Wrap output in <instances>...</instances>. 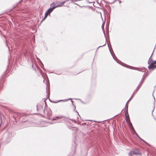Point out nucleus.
<instances>
[{"label":"nucleus","instance_id":"nucleus-5","mask_svg":"<svg viewBox=\"0 0 156 156\" xmlns=\"http://www.w3.org/2000/svg\"><path fill=\"white\" fill-rule=\"evenodd\" d=\"M152 63L153 64V65H152L151 66V69L153 70L156 68V65H154V64L156 63V60L153 61L152 62Z\"/></svg>","mask_w":156,"mask_h":156},{"label":"nucleus","instance_id":"nucleus-18","mask_svg":"<svg viewBox=\"0 0 156 156\" xmlns=\"http://www.w3.org/2000/svg\"><path fill=\"white\" fill-rule=\"evenodd\" d=\"M126 104H127V103H126ZM127 106V108H128V105H127V104H126V106Z\"/></svg>","mask_w":156,"mask_h":156},{"label":"nucleus","instance_id":"nucleus-1","mask_svg":"<svg viewBox=\"0 0 156 156\" xmlns=\"http://www.w3.org/2000/svg\"><path fill=\"white\" fill-rule=\"evenodd\" d=\"M66 1H64L58 4H57L58 2H55L51 3L50 5V6L52 7H55V8L58 7H61L63 5V4Z\"/></svg>","mask_w":156,"mask_h":156},{"label":"nucleus","instance_id":"nucleus-2","mask_svg":"<svg viewBox=\"0 0 156 156\" xmlns=\"http://www.w3.org/2000/svg\"><path fill=\"white\" fill-rule=\"evenodd\" d=\"M144 81V79H142V80L141 81L140 83L138 85V86L137 87V88L136 89V90H135L134 91V92H133V95H133V96H134V95H135V94L136 93V92H137V91H138V90H139V88H140V87H141V85H142V83H143Z\"/></svg>","mask_w":156,"mask_h":156},{"label":"nucleus","instance_id":"nucleus-12","mask_svg":"<svg viewBox=\"0 0 156 156\" xmlns=\"http://www.w3.org/2000/svg\"><path fill=\"white\" fill-rule=\"evenodd\" d=\"M127 114L128 115V117L129 118V115H128V111H127H127L125 112V115H126V117H127Z\"/></svg>","mask_w":156,"mask_h":156},{"label":"nucleus","instance_id":"nucleus-9","mask_svg":"<svg viewBox=\"0 0 156 156\" xmlns=\"http://www.w3.org/2000/svg\"><path fill=\"white\" fill-rule=\"evenodd\" d=\"M48 14V12H46L45 14L44 17V18L42 20L41 22L43 21L46 18Z\"/></svg>","mask_w":156,"mask_h":156},{"label":"nucleus","instance_id":"nucleus-14","mask_svg":"<svg viewBox=\"0 0 156 156\" xmlns=\"http://www.w3.org/2000/svg\"><path fill=\"white\" fill-rule=\"evenodd\" d=\"M46 89L47 90L46 93H49V92L48 91V90L49 89V88L48 87H47L46 88Z\"/></svg>","mask_w":156,"mask_h":156},{"label":"nucleus","instance_id":"nucleus-21","mask_svg":"<svg viewBox=\"0 0 156 156\" xmlns=\"http://www.w3.org/2000/svg\"><path fill=\"white\" fill-rule=\"evenodd\" d=\"M44 126H42V127H44Z\"/></svg>","mask_w":156,"mask_h":156},{"label":"nucleus","instance_id":"nucleus-8","mask_svg":"<svg viewBox=\"0 0 156 156\" xmlns=\"http://www.w3.org/2000/svg\"><path fill=\"white\" fill-rule=\"evenodd\" d=\"M42 105L41 104H39L38 105H37V110H40L42 108Z\"/></svg>","mask_w":156,"mask_h":156},{"label":"nucleus","instance_id":"nucleus-20","mask_svg":"<svg viewBox=\"0 0 156 156\" xmlns=\"http://www.w3.org/2000/svg\"><path fill=\"white\" fill-rule=\"evenodd\" d=\"M130 125H131V126H132V124L131 123H130Z\"/></svg>","mask_w":156,"mask_h":156},{"label":"nucleus","instance_id":"nucleus-15","mask_svg":"<svg viewBox=\"0 0 156 156\" xmlns=\"http://www.w3.org/2000/svg\"><path fill=\"white\" fill-rule=\"evenodd\" d=\"M45 100H44V101L45 102V105H46V106H47V104H46V102H45Z\"/></svg>","mask_w":156,"mask_h":156},{"label":"nucleus","instance_id":"nucleus-6","mask_svg":"<svg viewBox=\"0 0 156 156\" xmlns=\"http://www.w3.org/2000/svg\"><path fill=\"white\" fill-rule=\"evenodd\" d=\"M132 153L133 155H136L138 154L141 155V154L139 152V151L136 150H134L133 151Z\"/></svg>","mask_w":156,"mask_h":156},{"label":"nucleus","instance_id":"nucleus-3","mask_svg":"<svg viewBox=\"0 0 156 156\" xmlns=\"http://www.w3.org/2000/svg\"><path fill=\"white\" fill-rule=\"evenodd\" d=\"M153 54V53H152ZM152 55L149 58L148 61V64L149 65L148 66V69H151V66L153 65L152 63V62H153L152 58H151V57Z\"/></svg>","mask_w":156,"mask_h":156},{"label":"nucleus","instance_id":"nucleus-7","mask_svg":"<svg viewBox=\"0 0 156 156\" xmlns=\"http://www.w3.org/2000/svg\"><path fill=\"white\" fill-rule=\"evenodd\" d=\"M55 8V7H51L49 8L46 12H48V14H50Z\"/></svg>","mask_w":156,"mask_h":156},{"label":"nucleus","instance_id":"nucleus-23","mask_svg":"<svg viewBox=\"0 0 156 156\" xmlns=\"http://www.w3.org/2000/svg\"><path fill=\"white\" fill-rule=\"evenodd\" d=\"M132 127H133V126H132Z\"/></svg>","mask_w":156,"mask_h":156},{"label":"nucleus","instance_id":"nucleus-17","mask_svg":"<svg viewBox=\"0 0 156 156\" xmlns=\"http://www.w3.org/2000/svg\"><path fill=\"white\" fill-rule=\"evenodd\" d=\"M126 104H127V103H126ZM127 106V108H128V105H127V104H126V106Z\"/></svg>","mask_w":156,"mask_h":156},{"label":"nucleus","instance_id":"nucleus-13","mask_svg":"<svg viewBox=\"0 0 156 156\" xmlns=\"http://www.w3.org/2000/svg\"><path fill=\"white\" fill-rule=\"evenodd\" d=\"M129 156H132V151H131L129 154Z\"/></svg>","mask_w":156,"mask_h":156},{"label":"nucleus","instance_id":"nucleus-11","mask_svg":"<svg viewBox=\"0 0 156 156\" xmlns=\"http://www.w3.org/2000/svg\"><path fill=\"white\" fill-rule=\"evenodd\" d=\"M133 97V95H132L131 97L127 101V103H128V102H129V101H130Z\"/></svg>","mask_w":156,"mask_h":156},{"label":"nucleus","instance_id":"nucleus-19","mask_svg":"<svg viewBox=\"0 0 156 156\" xmlns=\"http://www.w3.org/2000/svg\"><path fill=\"white\" fill-rule=\"evenodd\" d=\"M71 102H72V104L73 103V101H71Z\"/></svg>","mask_w":156,"mask_h":156},{"label":"nucleus","instance_id":"nucleus-16","mask_svg":"<svg viewBox=\"0 0 156 156\" xmlns=\"http://www.w3.org/2000/svg\"><path fill=\"white\" fill-rule=\"evenodd\" d=\"M142 140L144 142L146 143V142L143 140L142 139Z\"/></svg>","mask_w":156,"mask_h":156},{"label":"nucleus","instance_id":"nucleus-10","mask_svg":"<svg viewBox=\"0 0 156 156\" xmlns=\"http://www.w3.org/2000/svg\"><path fill=\"white\" fill-rule=\"evenodd\" d=\"M62 118V117L60 116H57V117H55V118H53V120H56L57 119H60Z\"/></svg>","mask_w":156,"mask_h":156},{"label":"nucleus","instance_id":"nucleus-4","mask_svg":"<svg viewBox=\"0 0 156 156\" xmlns=\"http://www.w3.org/2000/svg\"><path fill=\"white\" fill-rule=\"evenodd\" d=\"M43 112L45 115H47L48 116H49L51 115L52 114L51 112L49 109L46 110V111L45 110H44Z\"/></svg>","mask_w":156,"mask_h":156},{"label":"nucleus","instance_id":"nucleus-22","mask_svg":"<svg viewBox=\"0 0 156 156\" xmlns=\"http://www.w3.org/2000/svg\"><path fill=\"white\" fill-rule=\"evenodd\" d=\"M100 46L99 47H101V46Z\"/></svg>","mask_w":156,"mask_h":156}]
</instances>
